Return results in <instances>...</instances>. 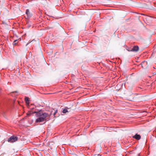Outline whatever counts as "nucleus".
<instances>
[{
  "label": "nucleus",
  "instance_id": "nucleus-8",
  "mask_svg": "<svg viewBox=\"0 0 156 156\" xmlns=\"http://www.w3.org/2000/svg\"><path fill=\"white\" fill-rule=\"evenodd\" d=\"M18 43V40H16L14 41L13 44L14 45H16V44Z\"/></svg>",
  "mask_w": 156,
  "mask_h": 156
},
{
  "label": "nucleus",
  "instance_id": "nucleus-5",
  "mask_svg": "<svg viewBox=\"0 0 156 156\" xmlns=\"http://www.w3.org/2000/svg\"><path fill=\"white\" fill-rule=\"evenodd\" d=\"M133 138L137 140H139L141 138V136L139 134H136L135 136L133 137Z\"/></svg>",
  "mask_w": 156,
  "mask_h": 156
},
{
  "label": "nucleus",
  "instance_id": "nucleus-3",
  "mask_svg": "<svg viewBox=\"0 0 156 156\" xmlns=\"http://www.w3.org/2000/svg\"><path fill=\"white\" fill-rule=\"evenodd\" d=\"M139 48L138 46H135L131 50H128L130 51L136 52L139 50Z\"/></svg>",
  "mask_w": 156,
  "mask_h": 156
},
{
  "label": "nucleus",
  "instance_id": "nucleus-10",
  "mask_svg": "<svg viewBox=\"0 0 156 156\" xmlns=\"http://www.w3.org/2000/svg\"><path fill=\"white\" fill-rule=\"evenodd\" d=\"M17 92V91H14V92Z\"/></svg>",
  "mask_w": 156,
  "mask_h": 156
},
{
  "label": "nucleus",
  "instance_id": "nucleus-7",
  "mask_svg": "<svg viewBox=\"0 0 156 156\" xmlns=\"http://www.w3.org/2000/svg\"><path fill=\"white\" fill-rule=\"evenodd\" d=\"M67 112H68V110L66 108H65V109H63V111H62V112L64 113H65Z\"/></svg>",
  "mask_w": 156,
  "mask_h": 156
},
{
  "label": "nucleus",
  "instance_id": "nucleus-6",
  "mask_svg": "<svg viewBox=\"0 0 156 156\" xmlns=\"http://www.w3.org/2000/svg\"><path fill=\"white\" fill-rule=\"evenodd\" d=\"M25 101L27 104L29 105L30 104V101L28 97H26L25 98Z\"/></svg>",
  "mask_w": 156,
  "mask_h": 156
},
{
  "label": "nucleus",
  "instance_id": "nucleus-4",
  "mask_svg": "<svg viewBox=\"0 0 156 156\" xmlns=\"http://www.w3.org/2000/svg\"><path fill=\"white\" fill-rule=\"evenodd\" d=\"M26 14L27 15V19H29L30 18L32 15V14L30 12L28 9H27L26 10Z\"/></svg>",
  "mask_w": 156,
  "mask_h": 156
},
{
  "label": "nucleus",
  "instance_id": "nucleus-9",
  "mask_svg": "<svg viewBox=\"0 0 156 156\" xmlns=\"http://www.w3.org/2000/svg\"><path fill=\"white\" fill-rule=\"evenodd\" d=\"M58 110H56L55 111V112L54 113V115H55L56 113L57 112Z\"/></svg>",
  "mask_w": 156,
  "mask_h": 156
},
{
  "label": "nucleus",
  "instance_id": "nucleus-1",
  "mask_svg": "<svg viewBox=\"0 0 156 156\" xmlns=\"http://www.w3.org/2000/svg\"><path fill=\"white\" fill-rule=\"evenodd\" d=\"M35 113H36V115L37 117L35 121L36 122H41L45 120L46 118L48 115V114L41 111L35 112Z\"/></svg>",
  "mask_w": 156,
  "mask_h": 156
},
{
  "label": "nucleus",
  "instance_id": "nucleus-2",
  "mask_svg": "<svg viewBox=\"0 0 156 156\" xmlns=\"http://www.w3.org/2000/svg\"><path fill=\"white\" fill-rule=\"evenodd\" d=\"M18 138L17 136H12L10 137L8 140V141L10 143H13L17 141L18 140Z\"/></svg>",
  "mask_w": 156,
  "mask_h": 156
},
{
  "label": "nucleus",
  "instance_id": "nucleus-11",
  "mask_svg": "<svg viewBox=\"0 0 156 156\" xmlns=\"http://www.w3.org/2000/svg\"><path fill=\"white\" fill-rule=\"evenodd\" d=\"M153 68H154V69H155V67H153Z\"/></svg>",
  "mask_w": 156,
  "mask_h": 156
}]
</instances>
